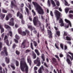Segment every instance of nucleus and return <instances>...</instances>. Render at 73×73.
Wrapping results in <instances>:
<instances>
[{
    "instance_id": "obj_1",
    "label": "nucleus",
    "mask_w": 73,
    "mask_h": 73,
    "mask_svg": "<svg viewBox=\"0 0 73 73\" xmlns=\"http://www.w3.org/2000/svg\"><path fill=\"white\" fill-rule=\"evenodd\" d=\"M20 68L22 72H27L28 70V67L26 64L24 58H23L20 59Z\"/></svg>"
},
{
    "instance_id": "obj_2",
    "label": "nucleus",
    "mask_w": 73,
    "mask_h": 73,
    "mask_svg": "<svg viewBox=\"0 0 73 73\" xmlns=\"http://www.w3.org/2000/svg\"><path fill=\"white\" fill-rule=\"evenodd\" d=\"M54 13L57 19V20H59V23H60V25L61 27H63L64 25L63 21L61 18H60V13L57 10H55L54 11Z\"/></svg>"
},
{
    "instance_id": "obj_3",
    "label": "nucleus",
    "mask_w": 73,
    "mask_h": 73,
    "mask_svg": "<svg viewBox=\"0 0 73 73\" xmlns=\"http://www.w3.org/2000/svg\"><path fill=\"white\" fill-rule=\"evenodd\" d=\"M33 4L36 8V10L38 11L39 14H44V11L36 2H33Z\"/></svg>"
},
{
    "instance_id": "obj_4",
    "label": "nucleus",
    "mask_w": 73,
    "mask_h": 73,
    "mask_svg": "<svg viewBox=\"0 0 73 73\" xmlns=\"http://www.w3.org/2000/svg\"><path fill=\"white\" fill-rule=\"evenodd\" d=\"M69 54H70L71 56H72V58L71 57V56L69 55L68 54H66L67 55V59L66 61L67 62H68V64L70 65V66H71L72 65V62H70V60L69 59V58H68V57H69L71 59V61L72 60H73V54L70 52H68Z\"/></svg>"
},
{
    "instance_id": "obj_5",
    "label": "nucleus",
    "mask_w": 73,
    "mask_h": 73,
    "mask_svg": "<svg viewBox=\"0 0 73 73\" xmlns=\"http://www.w3.org/2000/svg\"><path fill=\"white\" fill-rule=\"evenodd\" d=\"M33 21L34 25L36 26L38 23L39 24V25H40V24H41V23L40 22V21L38 20V17H34Z\"/></svg>"
},
{
    "instance_id": "obj_6",
    "label": "nucleus",
    "mask_w": 73,
    "mask_h": 73,
    "mask_svg": "<svg viewBox=\"0 0 73 73\" xmlns=\"http://www.w3.org/2000/svg\"><path fill=\"white\" fill-rule=\"evenodd\" d=\"M64 21L66 22V23L68 24V25H66L65 26L66 28H68L69 27V25L70 27H72V24L69 20L67 19H65Z\"/></svg>"
},
{
    "instance_id": "obj_7",
    "label": "nucleus",
    "mask_w": 73,
    "mask_h": 73,
    "mask_svg": "<svg viewBox=\"0 0 73 73\" xmlns=\"http://www.w3.org/2000/svg\"><path fill=\"white\" fill-rule=\"evenodd\" d=\"M34 64H37V66H40V65H41L40 60H38V57L37 58V60L34 61Z\"/></svg>"
},
{
    "instance_id": "obj_8",
    "label": "nucleus",
    "mask_w": 73,
    "mask_h": 73,
    "mask_svg": "<svg viewBox=\"0 0 73 73\" xmlns=\"http://www.w3.org/2000/svg\"><path fill=\"white\" fill-rule=\"evenodd\" d=\"M18 32L19 34H21V35L22 36H25V35H26V33L24 31L22 32V30L21 28H20L18 29Z\"/></svg>"
},
{
    "instance_id": "obj_9",
    "label": "nucleus",
    "mask_w": 73,
    "mask_h": 73,
    "mask_svg": "<svg viewBox=\"0 0 73 73\" xmlns=\"http://www.w3.org/2000/svg\"><path fill=\"white\" fill-rule=\"evenodd\" d=\"M5 70L3 68L2 71V67H1V66H0V73H5V72L6 73H7V68H5Z\"/></svg>"
},
{
    "instance_id": "obj_10",
    "label": "nucleus",
    "mask_w": 73,
    "mask_h": 73,
    "mask_svg": "<svg viewBox=\"0 0 73 73\" xmlns=\"http://www.w3.org/2000/svg\"><path fill=\"white\" fill-rule=\"evenodd\" d=\"M7 35L5 36L4 39L5 42H6L7 45V46H10V44H9V42L7 39Z\"/></svg>"
},
{
    "instance_id": "obj_11",
    "label": "nucleus",
    "mask_w": 73,
    "mask_h": 73,
    "mask_svg": "<svg viewBox=\"0 0 73 73\" xmlns=\"http://www.w3.org/2000/svg\"><path fill=\"white\" fill-rule=\"evenodd\" d=\"M15 3L16 1H15V0H13V1H11V8H13V7H16V5H15Z\"/></svg>"
},
{
    "instance_id": "obj_12",
    "label": "nucleus",
    "mask_w": 73,
    "mask_h": 73,
    "mask_svg": "<svg viewBox=\"0 0 73 73\" xmlns=\"http://www.w3.org/2000/svg\"><path fill=\"white\" fill-rule=\"evenodd\" d=\"M48 32L49 38H52V32L51 31L49 30H48Z\"/></svg>"
},
{
    "instance_id": "obj_13",
    "label": "nucleus",
    "mask_w": 73,
    "mask_h": 73,
    "mask_svg": "<svg viewBox=\"0 0 73 73\" xmlns=\"http://www.w3.org/2000/svg\"><path fill=\"white\" fill-rule=\"evenodd\" d=\"M27 61L29 63V64L30 66L31 65V64H32V61L31 60V58H30V56H28L27 58Z\"/></svg>"
},
{
    "instance_id": "obj_14",
    "label": "nucleus",
    "mask_w": 73,
    "mask_h": 73,
    "mask_svg": "<svg viewBox=\"0 0 73 73\" xmlns=\"http://www.w3.org/2000/svg\"><path fill=\"white\" fill-rule=\"evenodd\" d=\"M17 17L19 16L20 19H23V15H22L21 13H20L19 12H18L17 13Z\"/></svg>"
},
{
    "instance_id": "obj_15",
    "label": "nucleus",
    "mask_w": 73,
    "mask_h": 73,
    "mask_svg": "<svg viewBox=\"0 0 73 73\" xmlns=\"http://www.w3.org/2000/svg\"><path fill=\"white\" fill-rule=\"evenodd\" d=\"M42 70H44V68L43 67V66H42L40 68L39 70H38V72L39 73H42Z\"/></svg>"
},
{
    "instance_id": "obj_16",
    "label": "nucleus",
    "mask_w": 73,
    "mask_h": 73,
    "mask_svg": "<svg viewBox=\"0 0 73 73\" xmlns=\"http://www.w3.org/2000/svg\"><path fill=\"white\" fill-rule=\"evenodd\" d=\"M4 52L6 56H8V53L7 52V48L5 47H4Z\"/></svg>"
},
{
    "instance_id": "obj_17",
    "label": "nucleus",
    "mask_w": 73,
    "mask_h": 73,
    "mask_svg": "<svg viewBox=\"0 0 73 73\" xmlns=\"http://www.w3.org/2000/svg\"><path fill=\"white\" fill-rule=\"evenodd\" d=\"M0 29L1 30V33H3L4 31V28H3V27H2V25L0 24Z\"/></svg>"
},
{
    "instance_id": "obj_18",
    "label": "nucleus",
    "mask_w": 73,
    "mask_h": 73,
    "mask_svg": "<svg viewBox=\"0 0 73 73\" xmlns=\"http://www.w3.org/2000/svg\"><path fill=\"white\" fill-rule=\"evenodd\" d=\"M5 60L7 64H9L10 61L9 58L7 57L5 58Z\"/></svg>"
},
{
    "instance_id": "obj_19",
    "label": "nucleus",
    "mask_w": 73,
    "mask_h": 73,
    "mask_svg": "<svg viewBox=\"0 0 73 73\" xmlns=\"http://www.w3.org/2000/svg\"><path fill=\"white\" fill-rule=\"evenodd\" d=\"M25 40L23 41L21 47L23 48H25Z\"/></svg>"
},
{
    "instance_id": "obj_20",
    "label": "nucleus",
    "mask_w": 73,
    "mask_h": 73,
    "mask_svg": "<svg viewBox=\"0 0 73 73\" xmlns=\"http://www.w3.org/2000/svg\"><path fill=\"white\" fill-rule=\"evenodd\" d=\"M64 40H68V41L71 40V39L68 36H66V38L64 37Z\"/></svg>"
},
{
    "instance_id": "obj_21",
    "label": "nucleus",
    "mask_w": 73,
    "mask_h": 73,
    "mask_svg": "<svg viewBox=\"0 0 73 73\" xmlns=\"http://www.w3.org/2000/svg\"><path fill=\"white\" fill-rule=\"evenodd\" d=\"M41 57V58L42 59L43 61H45V56H44V54H42Z\"/></svg>"
},
{
    "instance_id": "obj_22",
    "label": "nucleus",
    "mask_w": 73,
    "mask_h": 73,
    "mask_svg": "<svg viewBox=\"0 0 73 73\" xmlns=\"http://www.w3.org/2000/svg\"><path fill=\"white\" fill-rule=\"evenodd\" d=\"M8 36H10L11 37H12V33L11 31H10L8 33H7Z\"/></svg>"
},
{
    "instance_id": "obj_23",
    "label": "nucleus",
    "mask_w": 73,
    "mask_h": 73,
    "mask_svg": "<svg viewBox=\"0 0 73 73\" xmlns=\"http://www.w3.org/2000/svg\"><path fill=\"white\" fill-rule=\"evenodd\" d=\"M35 52L37 54V56H39L40 55V53L38 51L37 49L35 50Z\"/></svg>"
},
{
    "instance_id": "obj_24",
    "label": "nucleus",
    "mask_w": 73,
    "mask_h": 73,
    "mask_svg": "<svg viewBox=\"0 0 73 73\" xmlns=\"http://www.w3.org/2000/svg\"><path fill=\"white\" fill-rule=\"evenodd\" d=\"M9 24L11 26H14V22H9Z\"/></svg>"
},
{
    "instance_id": "obj_25",
    "label": "nucleus",
    "mask_w": 73,
    "mask_h": 73,
    "mask_svg": "<svg viewBox=\"0 0 73 73\" xmlns=\"http://www.w3.org/2000/svg\"><path fill=\"white\" fill-rule=\"evenodd\" d=\"M51 2L52 4V5L53 7H55V6H56V4H55V3H54V1H53L52 0H51Z\"/></svg>"
},
{
    "instance_id": "obj_26",
    "label": "nucleus",
    "mask_w": 73,
    "mask_h": 73,
    "mask_svg": "<svg viewBox=\"0 0 73 73\" xmlns=\"http://www.w3.org/2000/svg\"><path fill=\"white\" fill-rule=\"evenodd\" d=\"M33 56L34 57V58H36V55L35 53V52H33Z\"/></svg>"
},
{
    "instance_id": "obj_27",
    "label": "nucleus",
    "mask_w": 73,
    "mask_h": 73,
    "mask_svg": "<svg viewBox=\"0 0 73 73\" xmlns=\"http://www.w3.org/2000/svg\"><path fill=\"white\" fill-rule=\"evenodd\" d=\"M69 10V8H66L65 9V11L66 13H67L68 12Z\"/></svg>"
},
{
    "instance_id": "obj_28",
    "label": "nucleus",
    "mask_w": 73,
    "mask_h": 73,
    "mask_svg": "<svg viewBox=\"0 0 73 73\" xmlns=\"http://www.w3.org/2000/svg\"><path fill=\"white\" fill-rule=\"evenodd\" d=\"M4 27L6 29H8V28H9L10 29L11 28V27L9 26L6 25H5Z\"/></svg>"
},
{
    "instance_id": "obj_29",
    "label": "nucleus",
    "mask_w": 73,
    "mask_h": 73,
    "mask_svg": "<svg viewBox=\"0 0 73 73\" xmlns=\"http://www.w3.org/2000/svg\"><path fill=\"white\" fill-rule=\"evenodd\" d=\"M69 18H70L72 19H73V15H68Z\"/></svg>"
},
{
    "instance_id": "obj_30",
    "label": "nucleus",
    "mask_w": 73,
    "mask_h": 73,
    "mask_svg": "<svg viewBox=\"0 0 73 73\" xmlns=\"http://www.w3.org/2000/svg\"><path fill=\"white\" fill-rule=\"evenodd\" d=\"M65 3H64V4L66 6V5L68 6V3L67 2V1H66V0H64Z\"/></svg>"
},
{
    "instance_id": "obj_31",
    "label": "nucleus",
    "mask_w": 73,
    "mask_h": 73,
    "mask_svg": "<svg viewBox=\"0 0 73 73\" xmlns=\"http://www.w3.org/2000/svg\"><path fill=\"white\" fill-rule=\"evenodd\" d=\"M5 14H3V15L1 14V19H4V17H5Z\"/></svg>"
},
{
    "instance_id": "obj_32",
    "label": "nucleus",
    "mask_w": 73,
    "mask_h": 73,
    "mask_svg": "<svg viewBox=\"0 0 73 73\" xmlns=\"http://www.w3.org/2000/svg\"><path fill=\"white\" fill-rule=\"evenodd\" d=\"M47 5L49 7H50V1H49V0H48V1Z\"/></svg>"
},
{
    "instance_id": "obj_33",
    "label": "nucleus",
    "mask_w": 73,
    "mask_h": 73,
    "mask_svg": "<svg viewBox=\"0 0 73 73\" xmlns=\"http://www.w3.org/2000/svg\"><path fill=\"white\" fill-rule=\"evenodd\" d=\"M25 8L26 11L27 12V14H29V11L28 10V9L26 7H25Z\"/></svg>"
},
{
    "instance_id": "obj_34",
    "label": "nucleus",
    "mask_w": 73,
    "mask_h": 73,
    "mask_svg": "<svg viewBox=\"0 0 73 73\" xmlns=\"http://www.w3.org/2000/svg\"><path fill=\"white\" fill-rule=\"evenodd\" d=\"M56 34L58 36H59L60 35V31H56Z\"/></svg>"
},
{
    "instance_id": "obj_35",
    "label": "nucleus",
    "mask_w": 73,
    "mask_h": 73,
    "mask_svg": "<svg viewBox=\"0 0 73 73\" xmlns=\"http://www.w3.org/2000/svg\"><path fill=\"white\" fill-rule=\"evenodd\" d=\"M60 46L61 48L62 49H64V45H63V44H60Z\"/></svg>"
},
{
    "instance_id": "obj_36",
    "label": "nucleus",
    "mask_w": 73,
    "mask_h": 73,
    "mask_svg": "<svg viewBox=\"0 0 73 73\" xmlns=\"http://www.w3.org/2000/svg\"><path fill=\"white\" fill-rule=\"evenodd\" d=\"M55 46L56 48H57L58 49H59V48L58 47V45H57L56 44H55Z\"/></svg>"
},
{
    "instance_id": "obj_37",
    "label": "nucleus",
    "mask_w": 73,
    "mask_h": 73,
    "mask_svg": "<svg viewBox=\"0 0 73 73\" xmlns=\"http://www.w3.org/2000/svg\"><path fill=\"white\" fill-rule=\"evenodd\" d=\"M2 12L3 13H7V11L3 9H2Z\"/></svg>"
},
{
    "instance_id": "obj_38",
    "label": "nucleus",
    "mask_w": 73,
    "mask_h": 73,
    "mask_svg": "<svg viewBox=\"0 0 73 73\" xmlns=\"http://www.w3.org/2000/svg\"><path fill=\"white\" fill-rule=\"evenodd\" d=\"M15 38L16 39H19L20 38V37L17 34L15 35Z\"/></svg>"
},
{
    "instance_id": "obj_39",
    "label": "nucleus",
    "mask_w": 73,
    "mask_h": 73,
    "mask_svg": "<svg viewBox=\"0 0 73 73\" xmlns=\"http://www.w3.org/2000/svg\"><path fill=\"white\" fill-rule=\"evenodd\" d=\"M52 60L54 61V62H57V61H56V58H53L52 59Z\"/></svg>"
},
{
    "instance_id": "obj_40",
    "label": "nucleus",
    "mask_w": 73,
    "mask_h": 73,
    "mask_svg": "<svg viewBox=\"0 0 73 73\" xmlns=\"http://www.w3.org/2000/svg\"><path fill=\"white\" fill-rule=\"evenodd\" d=\"M31 49L33 50V44H32V43H31Z\"/></svg>"
},
{
    "instance_id": "obj_41",
    "label": "nucleus",
    "mask_w": 73,
    "mask_h": 73,
    "mask_svg": "<svg viewBox=\"0 0 73 73\" xmlns=\"http://www.w3.org/2000/svg\"><path fill=\"white\" fill-rule=\"evenodd\" d=\"M32 13H33L34 15V16H35L36 15V13L35 12L34 10H32Z\"/></svg>"
},
{
    "instance_id": "obj_42",
    "label": "nucleus",
    "mask_w": 73,
    "mask_h": 73,
    "mask_svg": "<svg viewBox=\"0 0 73 73\" xmlns=\"http://www.w3.org/2000/svg\"><path fill=\"white\" fill-rule=\"evenodd\" d=\"M2 48V43L0 42V51H1V49Z\"/></svg>"
},
{
    "instance_id": "obj_43",
    "label": "nucleus",
    "mask_w": 73,
    "mask_h": 73,
    "mask_svg": "<svg viewBox=\"0 0 73 73\" xmlns=\"http://www.w3.org/2000/svg\"><path fill=\"white\" fill-rule=\"evenodd\" d=\"M10 22H13V21H14V19L13 18H12L10 19Z\"/></svg>"
},
{
    "instance_id": "obj_44",
    "label": "nucleus",
    "mask_w": 73,
    "mask_h": 73,
    "mask_svg": "<svg viewBox=\"0 0 73 73\" xmlns=\"http://www.w3.org/2000/svg\"><path fill=\"white\" fill-rule=\"evenodd\" d=\"M34 45L35 46H37V43L35 41H34Z\"/></svg>"
},
{
    "instance_id": "obj_45",
    "label": "nucleus",
    "mask_w": 73,
    "mask_h": 73,
    "mask_svg": "<svg viewBox=\"0 0 73 73\" xmlns=\"http://www.w3.org/2000/svg\"><path fill=\"white\" fill-rule=\"evenodd\" d=\"M31 52V50H30L27 49L26 50V53H29Z\"/></svg>"
},
{
    "instance_id": "obj_46",
    "label": "nucleus",
    "mask_w": 73,
    "mask_h": 73,
    "mask_svg": "<svg viewBox=\"0 0 73 73\" xmlns=\"http://www.w3.org/2000/svg\"><path fill=\"white\" fill-rule=\"evenodd\" d=\"M16 66H18L19 65V62L17 61H16Z\"/></svg>"
},
{
    "instance_id": "obj_47",
    "label": "nucleus",
    "mask_w": 73,
    "mask_h": 73,
    "mask_svg": "<svg viewBox=\"0 0 73 73\" xmlns=\"http://www.w3.org/2000/svg\"><path fill=\"white\" fill-rule=\"evenodd\" d=\"M56 5H58V6H59L60 5V3L58 1H57L56 2Z\"/></svg>"
},
{
    "instance_id": "obj_48",
    "label": "nucleus",
    "mask_w": 73,
    "mask_h": 73,
    "mask_svg": "<svg viewBox=\"0 0 73 73\" xmlns=\"http://www.w3.org/2000/svg\"><path fill=\"white\" fill-rule=\"evenodd\" d=\"M9 19V18L8 17V15H7L6 17V20L7 21H8V20Z\"/></svg>"
},
{
    "instance_id": "obj_49",
    "label": "nucleus",
    "mask_w": 73,
    "mask_h": 73,
    "mask_svg": "<svg viewBox=\"0 0 73 73\" xmlns=\"http://www.w3.org/2000/svg\"><path fill=\"white\" fill-rule=\"evenodd\" d=\"M28 28H30V29H32V26H30L28 25Z\"/></svg>"
},
{
    "instance_id": "obj_50",
    "label": "nucleus",
    "mask_w": 73,
    "mask_h": 73,
    "mask_svg": "<svg viewBox=\"0 0 73 73\" xmlns=\"http://www.w3.org/2000/svg\"><path fill=\"white\" fill-rule=\"evenodd\" d=\"M16 53L17 55H19L20 54V52L18 51H16Z\"/></svg>"
},
{
    "instance_id": "obj_51",
    "label": "nucleus",
    "mask_w": 73,
    "mask_h": 73,
    "mask_svg": "<svg viewBox=\"0 0 73 73\" xmlns=\"http://www.w3.org/2000/svg\"><path fill=\"white\" fill-rule=\"evenodd\" d=\"M66 35H67V33L66 32L64 31L63 35L64 36H66Z\"/></svg>"
},
{
    "instance_id": "obj_52",
    "label": "nucleus",
    "mask_w": 73,
    "mask_h": 73,
    "mask_svg": "<svg viewBox=\"0 0 73 73\" xmlns=\"http://www.w3.org/2000/svg\"><path fill=\"white\" fill-rule=\"evenodd\" d=\"M55 56L56 57V58L58 59V61L60 60V59L57 55H55Z\"/></svg>"
},
{
    "instance_id": "obj_53",
    "label": "nucleus",
    "mask_w": 73,
    "mask_h": 73,
    "mask_svg": "<svg viewBox=\"0 0 73 73\" xmlns=\"http://www.w3.org/2000/svg\"><path fill=\"white\" fill-rule=\"evenodd\" d=\"M29 6H28L27 5V7H28L29 8L30 10H31V5L29 4Z\"/></svg>"
},
{
    "instance_id": "obj_54",
    "label": "nucleus",
    "mask_w": 73,
    "mask_h": 73,
    "mask_svg": "<svg viewBox=\"0 0 73 73\" xmlns=\"http://www.w3.org/2000/svg\"><path fill=\"white\" fill-rule=\"evenodd\" d=\"M50 15L51 16H52V17H53V13H52V11H51L50 12Z\"/></svg>"
},
{
    "instance_id": "obj_55",
    "label": "nucleus",
    "mask_w": 73,
    "mask_h": 73,
    "mask_svg": "<svg viewBox=\"0 0 73 73\" xmlns=\"http://www.w3.org/2000/svg\"><path fill=\"white\" fill-rule=\"evenodd\" d=\"M1 54L2 56H4V52L3 51H2L1 52Z\"/></svg>"
},
{
    "instance_id": "obj_56",
    "label": "nucleus",
    "mask_w": 73,
    "mask_h": 73,
    "mask_svg": "<svg viewBox=\"0 0 73 73\" xmlns=\"http://www.w3.org/2000/svg\"><path fill=\"white\" fill-rule=\"evenodd\" d=\"M8 17L10 18V17H12V15H11V14H8Z\"/></svg>"
},
{
    "instance_id": "obj_57",
    "label": "nucleus",
    "mask_w": 73,
    "mask_h": 73,
    "mask_svg": "<svg viewBox=\"0 0 73 73\" xmlns=\"http://www.w3.org/2000/svg\"><path fill=\"white\" fill-rule=\"evenodd\" d=\"M4 33H3L1 35V37L2 38H3L4 37Z\"/></svg>"
},
{
    "instance_id": "obj_58",
    "label": "nucleus",
    "mask_w": 73,
    "mask_h": 73,
    "mask_svg": "<svg viewBox=\"0 0 73 73\" xmlns=\"http://www.w3.org/2000/svg\"><path fill=\"white\" fill-rule=\"evenodd\" d=\"M11 68H12L13 69V70H14V69H15V67L13 66H12V65H11Z\"/></svg>"
},
{
    "instance_id": "obj_59",
    "label": "nucleus",
    "mask_w": 73,
    "mask_h": 73,
    "mask_svg": "<svg viewBox=\"0 0 73 73\" xmlns=\"http://www.w3.org/2000/svg\"><path fill=\"white\" fill-rule=\"evenodd\" d=\"M67 42V43H68V44H69L70 45H72V43H71V42L68 41V42Z\"/></svg>"
},
{
    "instance_id": "obj_60",
    "label": "nucleus",
    "mask_w": 73,
    "mask_h": 73,
    "mask_svg": "<svg viewBox=\"0 0 73 73\" xmlns=\"http://www.w3.org/2000/svg\"><path fill=\"white\" fill-rule=\"evenodd\" d=\"M44 66H46V67L48 68V66L47 65V64H46V63L44 62Z\"/></svg>"
},
{
    "instance_id": "obj_61",
    "label": "nucleus",
    "mask_w": 73,
    "mask_h": 73,
    "mask_svg": "<svg viewBox=\"0 0 73 73\" xmlns=\"http://www.w3.org/2000/svg\"><path fill=\"white\" fill-rule=\"evenodd\" d=\"M14 41L15 43H18V41L16 39H14Z\"/></svg>"
},
{
    "instance_id": "obj_62",
    "label": "nucleus",
    "mask_w": 73,
    "mask_h": 73,
    "mask_svg": "<svg viewBox=\"0 0 73 73\" xmlns=\"http://www.w3.org/2000/svg\"><path fill=\"white\" fill-rule=\"evenodd\" d=\"M57 70L58 71V73H61V70H60L59 72L58 71V69H57Z\"/></svg>"
},
{
    "instance_id": "obj_63",
    "label": "nucleus",
    "mask_w": 73,
    "mask_h": 73,
    "mask_svg": "<svg viewBox=\"0 0 73 73\" xmlns=\"http://www.w3.org/2000/svg\"><path fill=\"white\" fill-rule=\"evenodd\" d=\"M34 70H37V67H35Z\"/></svg>"
},
{
    "instance_id": "obj_64",
    "label": "nucleus",
    "mask_w": 73,
    "mask_h": 73,
    "mask_svg": "<svg viewBox=\"0 0 73 73\" xmlns=\"http://www.w3.org/2000/svg\"><path fill=\"white\" fill-rule=\"evenodd\" d=\"M69 13H73V11L71 10L69 11Z\"/></svg>"
}]
</instances>
